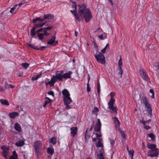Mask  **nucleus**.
<instances>
[{
  "mask_svg": "<svg viewBox=\"0 0 159 159\" xmlns=\"http://www.w3.org/2000/svg\"><path fill=\"white\" fill-rule=\"evenodd\" d=\"M78 6L79 9L78 13L77 14L75 12L76 8V3L75 2H73L72 8L73 10H70V12L75 15L78 20L80 21L81 19L84 18L86 22L89 21L92 18L90 10L86 8L85 4L80 5Z\"/></svg>",
  "mask_w": 159,
  "mask_h": 159,
  "instance_id": "obj_1",
  "label": "nucleus"
},
{
  "mask_svg": "<svg viewBox=\"0 0 159 159\" xmlns=\"http://www.w3.org/2000/svg\"><path fill=\"white\" fill-rule=\"evenodd\" d=\"M62 93L64 104L66 106V109H70L71 107L69 104L72 102V100L70 97L69 91L66 89H65L62 91Z\"/></svg>",
  "mask_w": 159,
  "mask_h": 159,
  "instance_id": "obj_2",
  "label": "nucleus"
},
{
  "mask_svg": "<svg viewBox=\"0 0 159 159\" xmlns=\"http://www.w3.org/2000/svg\"><path fill=\"white\" fill-rule=\"evenodd\" d=\"M94 57L98 62L104 64L105 62V57L103 54L101 52H97Z\"/></svg>",
  "mask_w": 159,
  "mask_h": 159,
  "instance_id": "obj_3",
  "label": "nucleus"
},
{
  "mask_svg": "<svg viewBox=\"0 0 159 159\" xmlns=\"http://www.w3.org/2000/svg\"><path fill=\"white\" fill-rule=\"evenodd\" d=\"M96 146L97 148H100L99 152V154L98 155V157L99 159H104L103 157V155L104 152V150L103 148V146L101 142H98Z\"/></svg>",
  "mask_w": 159,
  "mask_h": 159,
  "instance_id": "obj_4",
  "label": "nucleus"
},
{
  "mask_svg": "<svg viewBox=\"0 0 159 159\" xmlns=\"http://www.w3.org/2000/svg\"><path fill=\"white\" fill-rule=\"evenodd\" d=\"M139 72L140 75L143 80L147 82L150 83L147 72L143 68L140 69Z\"/></svg>",
  "mask_w": 159,
  "mask_h": 159,
  "instance_id": "obj_5",
  "label": "nucleus"
},
{
  "mask_svg": "<svg viewBox=\"0 0 159 159\" xmlns=\"http://www.w3.org/2000/svg\"><path fill=\"white\" fill-rule=\"evenodd\" d=\"M1 148L2 151V155L6 158L9 155L10 148L9 147L3 145L1 146Z\"/></svg>",
  "mask_w": 159,
  "mask_h": 159,
  "instance_id": "obj_6",
  "label": "nucleus"
},
{
  "mask_svg": "<svg viewBox=\"0 0 159 159\" xmlns=\"http://www.w3.org/2000/svg\"><path fill=\"white\" fill-rule=\"evenodd\" d=\"M63 71H57L55 73V75L53 76L57 81V80H63Z\"/></svg>",
  "mask_w": 159,
  "mask_h": 159,
  "instance_id": "obj_7",
  "label": "nucleus"
},
{
  "mask_svg": "<svg viewBox=\"0 0 159 159\" xmlns=\"http://www.w3.org/2000/svg\"><path fill=\"white\" fill-rule=\"evenodd\" d=\"M115 102H109L108 103V107L107 109L111 110V112L114 114H116L117 112V108L116 107L113 106Z\"/></svg>",
  "mask_w": 159,
  "mask_h": 159,
  "instance_id": "obj_8",
  "label": "nucleus"
},
{
  "mask_svg": "<svg viewBox=\"0 0 159 159\" xmlns=\"http://www.w3.org/2000/svg\"><path fill=\"white\" fill-rule=\"evenodd\" d=\"M141 102L145 104L146 107L147 108V111H148L149 114L152 113V109L150 107V105L148 102L146 98L145 97L143 98L141 101Z\"/></svg>",
  "mask_w": 159,
  "mask_h": 159,
  "instance_id": "obj_9",
  "label": "nucleus"
},
{
  "mask_svg": "<svg viewBox=\"0 0 159 159\" xmlns=\"http://www.w3.org/2000/svg\"><path fill=\"white\" fill-rule=\"evenodd\" d=\"M46 22L43 23H39L36 24L32 29L31 32V35L32 36H34L36 34V33L35 31V30L38 27H42L43 26Z\"/></svg>",
  "mask_w": 159,
  "mask_h": 159,
  "instance_id": "obj_10",
  "label": "nucleus"
},
{
  "mask_svg": "<svg viewBox=\"0 0 159 159\" xmlns=\"http://www.w3.org/2000/svg\"><path fill=\"white\" fill-rule=\"evenodd\" d=\"M158 149L156 148L154 149L150 150L148 152V155L149 156L153 157L156 156L158 155Z\"/></svg>",
  "mask_w": 159,
  "mask_h": 159,
  "instance_id": "obj_11",
  "label": "nucleus"
},
{
  "mask_svg": "<svg viewBox=\"0 0 159 159\" xmlns=\"http://www.w3.org/2000/svg\"><path fill=\"white\" fill-rule=\"evenodd\" d=\"M42 145V143L41 141L38 140L34 142V149H41Z\"/></svg>",
  "mask_w": 159,
  "mask_h": 159,
  "instance_id": "obj_12",
  "label": "nucleus"
},
{
  "mask_svg": "<svg viewBox=\"0 0 159 159\" xmlns=\"http://www.w3.org/2000/svg\"><path fill=\"white\" fill-rule=\"evenodd\" d=\"M56 37L55 36H52L51 39L47 42V44L52 45H55L57 43V41L55 40Z\"/></svg>",
  "mask_w": 159,
  "mask_h": 159,
  "instance_id": "obj_13",
  "label": "nucleus"
},
{
  "mask_svg": "<svg viewBox=\"0 0 159 159\" xmlns=\"http://www.w3.org/2000/svg\"><path fill=\"white\" fill-rule=\"evenodd\" d=\"M101 121L99 119H98V122L96 124L94 129L95 131L98 132L100 131L101 128Z\"/></svg>",
  "mask_w": 159,
  "mask_h": 159,
  "instance_id": "obj_14",
  "label": "nucleus"
},
{
  "mask_svg": "<svg viewBox=\"0 0 159 159\" xmlns=\"http://www.w3.org/2000/svg\"><path fill=\"white\" fill-rule=\"evenodd\" d=\"M72 74V72L71 71H69L68 72L63 74V79H67L70 78L71 77V75Z\"/></svg>",
  "mask_w": 159,
  "mask_h": 159,
  "instance_id": "obj_15",
  "label": "nucleus"
},
{
  "mask_svg": "<svg viewBox=\"0 0 159 159\" xmlns=\"http://www.w3.org/2000/svg\"><path fill=\"white\" fill-rule=\"evenodd\" d=\"M113 118L115 127L116 128V129H119L120 125V122L118 118L117 117H115Z\"/></svg>",
  "mask_w": 159,
  "mask_h": 159,
  "instance_id": "obj_16",
  "label": "nucleus"
},
{
  "mask_svg": "<svg viewBox=\"0 0 159 159\" xmlns=\"http://www.w3.org/2000/svg\"><path fill=\"white\" fill-rule=\"evenodd\" d=\"M70 130L71 136L74 137L77 133L78 129L76 127H73L70 128Z\"/></svg>",
  "mask_w": 159,
  "mask_h": 159,
  "instance_id": "obj_17",
  "label": "nucleus"
},
{
  "mask_svg": "<svg viewBox=\"0 0 159 159\" xmlns=\"http://www.w3.org/2000/svg\"><path fill=\"white\" fill-rule=\"evenodd\" d=\"M100 35H98V37L99 39L101 40H104L106 39L107 38V33L103 32V31L102 32H101L100 33Z\"/></svg>",
  "mask_w": 159,
  "mask_h": 159,
  "instance_id": "obj_18",
  "label": "nucleus"
},
{
  "mask_svg": "<svg viewBox=\"0 0 159 159\" xmlns=\"http://www.w3.org/2000/svg\"><path fill=\"white\" fill-rule=\"evenodd\" d=\"M56 80L54 79L53 76L51 79L50 81L48 82V83H46V85H47L48 84L49 85L51 86H53L55 82H56Z\"/></svg>",
  "mask_w": 159,
  "mask_h": 159,
  "instance_id": "obj_19",
  "label": "nucleus"
},
{
  "mask_svg": "<svg viewBox=\"0 0 159 159\" xmlns=\"http://www.w3.org/2000/svg\"><path fill=\"white\" fill-rule=\"evenodd\" d=\"M0 102L2 105L6 106H8L9 105L8 101L6 99H2L0 100Z\"/></svg>",
  "mask_w": 159,
  "mask_h": 159,
  "instance_id": "obj_20",
  "label": "nucleus"
},
{
  "mask_svg": "<svg viewBox=\"0 0 159 159\" xmlns=\"http://www.w3.org/2000/svg\"><path fill=\"white\" fill-rule=\"evenodd\" d=\"M147 147L148 148L150 149L151 150L154 149L156 148V145L154 144H152L148 143L147 144Z\"/></svg>",
  "mask_w": 159,
  "mask_h": 159,
  "instance_id": "obj_21",
  "label": "nucleus"
},
{
  "mask_svg": "<svg viewBox=\"0 0 159 159\" xmlns=\"http://www.w3.org/2000/svg\"><path fill=\"white\" fill-rule=\"evenodd\" d=\"M45 102L43 105L44 107H46L48 104L50 103L52 101V100L48 97L45 98Z\"/></svg>",
  "mask_w": 159,
  "mask_h": 159,
  "instance_id": "obj_22",
  "label": "nucleus"
},
{
  "mask_svg": "<svg viewBox=\"0 0 159 159\" xmlns=\"http://www.w3.org/2000/svg\"><path fill=\"white\" fill-rule=\"evenodd\" d=\"M18 115V113L16 112H13L9 113V116L11 118H14Z\"/></svg>",
  "mask_w": 159,
  "mask_h": 159,
  "instance_id": "obj_23",
  "label": "nucleus"
},
{
  "mask_svg": "<svg viewBox=\"0 0 159 159\" xmlns=\"http://www.w3.org/2000/svg\"><path fill=\"white\" fill-rule=\"evenodd\" d=\"M14 128L18 132H20L21 130L20 126L18 123H16L15 124Z\"/></svg>",
  "mask_w": 159,
  "mask_h": 159,
  "instance_id": "obj_24",
  "label": "nucleus"
},
{
  "mask_svg": "<svg viewBox=\"0 0 159 159\" xmlns=\"http://www.w3.org/2000/svg\"><path fill=\"white\" fill-rule=\"evenodd\" d=\"M43 18H44V20L46 19L52 20L53 19L54 16L52 14H47L44 15Z\"/></svg>",
  "mask_w": 159,
  "mask_h": 159,
  "instance_id": "obj_25",
  "label": "nucleus"
},
{
  "mask_svg": "<svg viewBox=\"0 0 159 159\" xmlns=\"http://www.w3.org/2000/svg\"><path fill=\"white\" fill-rule=\"evenodd\" d=\"M25 142L23 140H20L16 143L15 144L17 147H21L24 144Z\"/></svg>",
  "mask_w": 159,
  "mask_h": 159,
  "instance_id": "obj_26",
  "label": "nucleus"
},
{
  "mask_svg": "<svg viewBox=\"0 0 159 159\" xmlns=\"http://www.w3.org/2000/svg\"><path fill=\"white\" fill-rule=\"evenodd\" d=\"M37 36L39 38V39L42 42L43 41L44 35L43 33H37Z\"/></svg>",
  "mask_w": 159,
  "mask_h": 159,
  "instance_id": "obj_27",
  "label": "nucleus"
},
{
  "mask_svg": "<svg viewBox=\"0 0 159 159\" xmlns=\"http://www.w3.org/2000/svg\"><path fill=\"white\" fill-rule=\"evenodd\" d=\"M44 20V18L41 19L40 18H36L33 20V22L34 23H35L37 21H38V22L40 23L43 22V21Z\"/></svg>",
  "mask_w": 159,
  "mask_h": 159,
  "instance_id": "obj_28",
  "label": "nucleus"
},
{
  "mask_svg": "<svg viewBox=\"0 0 159 159\" xmlns=\"http://www.w3.org/2000/svg\"><path fill=\"white\" fill-rule=\"evenodd\" d=\"M54 151V148L52 147H50L48 148L47 152L49 154L52 155Z\"/></svg>",
  "mask_w": 159,
  "mask_h": 159,
  "instance_id": "obj_29",
  "label": "nucleus"
},
{
  "mask_svg": "<svg viewBox=\"0 0 159 159\" xmlns=\"http://www.w3.org/2000/svg\"><path fill=\"white\" fill-rule=\"evenodd\" d=\"M109 43H107V44L106 46L103 49H102L101 51V52L103 54H104L106 52V49L108 48H109Z\"/></svg>",
  "mask_w": 159,
  "mask_h": 159,
  "instance_id": "obj_30",
  "label": "nucleus"
},
{
  "mask_svg": "<svg viewBox=\"0 0 159 159\" xmlns=\"http://www.w3.org/2000/svg\"><path fill=\"white\" fill-rule=\"evenodd\" d=\"M41 74H40L39 75L33 76L32 78V80L34 81L37 80L38 79L41 77Z\"/></svg>",
  "mask_w": 159,
  "mask_h": 159,
  "instance_id": "obj_31",
  "label": "nucleus"
},
{
  "mask_svg": "<svg viewBox=\"0 0 159 159\" xmlns=\"http://www.w3.org/2000/svg\"><path fill=\"white\" fill-rule=\"evenodd\" d=\"M95 137L97 138L98 140V142H101L102 141V139L100 137L102 136V135L101 134H98L97 133H95Z\"/></svg>",
  "mask_w": 159,
  "mask_h": 159,
  "instance_id": "obj_32",
  "label": "nucleus"
},
{
  "mask_svg": "<svg viewBox=\"0 0 159 159\" xmlns=\"http://www.w3.org/2000/svg\"><path fill=\"white\" fill-rule=\"evenodd\" d=\"M110 94L111 96V98L109 102L111 101L112 102H115V100L113 98L114 96L115 95V93L114 92H111Z\"/></svg>",
  "mask_w": 159,
  "mask_h": 159,
  "instance_id": "obj_33",
  "label": "nucleus"
},
{
  "mask_svg": "<svg viewBox=\"0 0 159 159\" xmlns=\"http://www.w3.org/2000/svg\"><path fill=\"white\" fill-rule=\"evenodd\" d=\"M108 139L110 142L111 147L112 148L115 144V141L114 140L111 139L110 138H108Z\"/></svg>",
  "mask_w": 159,
  "mask_h": 159,
  "instance_id": "obj_34",
  "label": "nucleus"
},
{
  "mask_svg": "<svg viewBox=\"0 0 159 159\" xmlns=\"http://www.w3.org/2000/svg\"><path fill=\"white\" fill-rule=\"evenodd\" d=\"M118 70L119 71V74L120 75V77H121L122 76L123 72V70L122 69V67H118Z\"/></svg>",
  "mask_w": 159,
  "mask_h": 159,
  "instance_id": "obj_35",
  "label": "nucleus"
},
{
  "mask_svg": "<svg viewBox=\"0 0 159 159\" xmlns=\"http://www.w3.org/2000/svg\"><path fill=\"white\" fill-rule=\"evenodd\" d=\"M128 153L130 156L131 159H133V154L134 153V151L133 150H128Z\"/></svg>",
  "mask_w": 159,
  "mask_h": 159,
  "instance_id": "obj_36",
  "label": "nucleus"
},
{
  "mask_svg": "<svg viewBox=\"0 0 159 159\" xmlns=\"http://www.w3.org/2000/svg\"><path fill=\"white\" fill-rule=\"evenodd\" d=\"M50 142L53 144H55L56 143V138L54 137L50 139Z\"/></svg>",
  "mask_w": 159,
  "mask_h": 159,
  "instance_id": "obj_37",
  "label": "nucleus"
},
{
  "mask_svg": "<svg viewBox=\"0 0 159 159\" xmlns=\"http://www.w3.org/2000/svg\"><path fill=\"white\" fill-rule=\"evenodd\" d=\"M120 133L121 134V135L122 136L123 138L124 139V140H125L126 139V135L125 134L124 132L120 131Z\"/></svg>",
  "mask_w": 159,
  "mask_h": 159,
  "instance_id": "obj_38",
  "label": "nucleus"
},
{
  "mask_svg": "<svg viewBox=\"0 0 159 159\" xmlns=\"http://www.w3.org/2000/svg\"><path fill=\"white\" fill-rule=\"evenodd\" d=\"M11 157H14L15 159H17L18 155H17L16 151H14L13 152L12 155L11 156Z\"/></svg>",
  "mask_w": 159,
  "mask_h": 159,
  "instance_id": "obj_39",
  "label": "nucleus"
},
{
  "mask_svg": "<svg viewBox=\"0 0 159 159\" xmlns=\"http://www.w3.org/2000/svg\"><path fill=\"white\" fill-rule=\"evenodd\" d=\"M99 110L97 107H95L93 109L92 111V113L93 114H97L98 111Z\"/></svg>",
  "mask_w": 159,
  "mask_h": 159,
  "instance_id": "obj_40",
  "label": "nucleus"
},
{
  "mask_svg": "<svg viewBox=\"0 0 159 159\" xmlns=\"http://www.w3.org/2000/svg\"><path fill=\"white\" fill-rule=\"evenodd\" d=\"M102 30L100 28H97L95 31L96 33H97L98 34H100V33L102 32Z\"/></svg>",
  "mask_w": 159,
  "mask_h": 159,
  "instance_id": "obj_41",
  "label": "nucleus"
},
{
  "mask_svg": "<svg viewBox=\"0 0 159 159\" xmlns=\"http://www.w3.org/2000/svg\"><path fill=\"white\" fill-rule=\"evenodd\" d=\"M22 66H23L25 69L28 67L29 64L26 63H22L21 64Z\"/></svg>",
  "mask_w": 159,
  "mask_h": 159,
  "instance_id": "obj_42",
  "label": "nucleus"
},
{
  "mask_svg": "<svg viewBox=\"0 0 159 159\" xmlns=\"http://www.w3.org/2000/svg\"><path fill=\"white\" fill-rule=\"evenodd\" d=\"M40 149H35L36 154L39 156L41 155V152L40 151Z\"/></svg>",
  "mask_w": 159,
  "mask_h": 159,
  "instance_id": "obj_43",
  "label": "nucleus"
},
{
  "mask_svg": "<svg viewBox=\"0 0 159 159\" xmlns=\"http://www.w3.org/2000/svg\"><path fill=\"white\" fill-rule=\"evenodd\" d=\"M118 67H122V61L121 57L120 56V58L118 61Z\"/></svg>",
  "mask_w": 159,
  "mask_h": 159,
  "instance_id": "obj_44",
  "label": "nucleus"
},
{
  "mask_svg": "<svg viewBox=\"0 0 159 159\" xmlns=\"http://www.w3.org/2000/svg\"><path fill=\"white\" fill-rule=\"evenodd\" d=\"M26 2L25 1H23L22 2H20L19 3L16 4L15 5H17V7L18 6V7H20L22 5L24 4Z\"/></svg>",
  "mask_w": 159,
  "mask_h": 159,
  "instance_id": "obj_45",
  "label": "nucleus"
},
{
  "mask_svg": "<svg viewBox=\"0 0 159 159\" xmlns=\"http://www.w3.org/2000/svg\"><path fill=\"white\" fill-rule=\"evenodd\" d=\"M16 7L17 5H15L14 7L11 8L10 11V12L11 13H12Z\"/></svg>",
  "mask_w": 159,
  "mask_h": 159,
  "instance_id": "obj_46",
  "label": "nucleus"
},
{
  "mask_svg": "<svg viewBox=\"0 0 159 159\" xmlns=\"http://www.w3.org/2000/svg\"><path fill=\"white\" fill-rule=\"evenodd\" d=\"M149 92L152 94V95L151 96L152 98H154V92L153 90L152 89H151L149 90Z\"/></svg>",
  "mask_w": 159,
  "mask_h": 159,
  "instance_id": "obj_47",
  "label": "nucleus"
},
{
  "mask_svg": "<svg viewBox=\"0 0 159 159\" xmlns=\"http://www.w3.org/2000/svg\"><path fill=\"white\" fill-rule=\"evenodd\" d=\"M5 87L7 89H9L10 87H11V88H13L14 87V86H13L11 85L8 84H7L6 83V84H5Z\"/></svg>",
  "mask_w": 159,
  "mask_h": 159,
  "instance_id": "obj_48",
  "label": "nucleus"
},
{
  "mask_svg": "<svg viewBox=\"0 0 159 159\" xmlns=\"http://www.w3.org/2000/svg\"><path fill=\"white\" fill-rule=\"evenodd\" d=\"M28 45L30 47L33 48L35 49H37L38 48L36 47L34 45L28 43Z\"/></svg>",
  "mask_w": 159,
  "mask_h": 159,
  "instance_id": "obj_49",
  "label": "nucleus"
},
{
  "mask_svg": "<svg viewBox=\"0 0 159 159\" xmlns=\"http://www.w3.org/2000/svg\"><path fill=\"white\" fill-rule=\"evenodd\" d=\"M87 132V129L86 131V133H85V136L86 141H87L89 138V136Z\"/></svg>",
  "mask_w": 159,
  "mask_h": 159,
  "instance_id": "obj_50",
  "label": "nucleus"
},
{
  "mask_svg": "<svg viewBox=\"0 0 159 159\" xmlns=\"http://www.w3.org/2000/svg\"><path fill=\"white\" fill-rule=\"evenodd\" d=\"M89 78L88 79V82L87 84V91L88 92H90V89L89 87Z\"/></svg>",
  "mask_w": 159,
  "mask_h": 159,
  "instance_id": "obj_51",
  "label": "nucleus"
},
{
  "mask_svg": "<svg viewBox=\"0 0 159 159\" xmlns=\"http://www.w3.org/2000/svg\"><path fill=\"white\" fill-rule=\"evenodd\" d=\"M98 92L99 95L100 92V87L99 83H98V88H97Z\"/></svg>",
  "mask_w": 159,
  "mask_h": 159,
  "instance_id": "obj_52",
  "label": "nucleus"
},
{
  "mask_svg": "<svg viewBox=\"0 0 159 159\" xmlns=\"http://www.w3.org/2000/svg\"><path fill=\"white\" fill-rule=\"evenodd\" d=\"M149 137H150L152 139H153L155 138L154 135L152 134H148Z\"/></svg>",
  "mask_w": 159,
  "mask_h": 159,
  "instance_id": "obj_53",
  "label": "nucleus"
},
{
  "mask_svg": "<svg viewBox=\"0 0 159 159\" xmlns=\"http://www.w3.org/2000/svg\"><path fill=\"white\" fill-rule=\"evenodd\" d=\"M159 68V65H158L155 66L153 67V69L156 70H158Z\"/></svg>",
  "mask_w": 159,
  "mask_h": 159,
  "instance_id": "obj_54",
  "label": "nucleus"
},
{
  "mask_svg": "<svg viewBox=\"0 0 159 159\" xmlns=\"http://www.w3.org/2000/svg\"><path fill=\"white\" fill-rule=\"evenodd\" d=\"M48 94L49 95H51L53 97H54V93L52 91H50V92H48Z\"/></svg>",
  "mask_w": 159,
  "mask_h": 159,
  "instance_id": "obj_55",
  "label": "nucleus"
},
{
  "mask_svg": "<svg viewBox=\"0 0 159 159\" xmlns=\"http://www.w3.org/2000/svg\"><path fill=\"white\" fill-rule=\"evenodd\" d=\"M150 121V120H148L147 121H141V122L143 123V126L146 125V123Z\"/></svg>",
  "mask_w": 159,
  "mask_h": 159,
  "instance_id": "obj_56",
  "label": "nucleus"
},
{
  "mask_svg": "<svg viewBox=\"0 0 159 159\" xmlns=\"http://www.w3.org/2000/svg\"><path fill=\"white\" fill-rule=\"evenodd\" d=\"M95 134H93L92 136V139H93V141H95L96 140V139L95 138H94V136H95Z\"/></svg>",
  "mask_w": 159,
  "mask_h": 159,
  "instance_id": "obj_57",
  "label": "nucleus"
},
{
  "mask_svg": "<svg viewBox=\"0 0 159 159\" xmlns=\"http://www.w3.org/2000/svg\"><path fill=\"white\" fill-rule=\"evenodd\" d=\"M43 35L47 36L49 34L47 33V31L45 30H44L43 31Z\"/></svg>",
  "mask_w": 159,
  "mask_h": 159,
  "instance_id": "obj_58",
  "label": "nucleus"
},
{
  "mask_svg": "<svg viewBox=\"0 0 159 159\" xmlns=\"http://www.w3.org/2000/svg\"><path fill=\"white\" fill-rule=\"evenodd\" d=\"M143 126L144 128L147 130L149 129L150 128V126H147L146 125Z\"/></svg>",
  "mask_w": 159,
  "mask_h": 159,
  "instance_id": "obj_59",
  "label": "nucleus"
},
{
  "mask_svg": "<svg viewBox=\"0 0 159 159\" xmlns=\"http://www.w3.org/2000/svg\"><path fill=\"white\" fill-rule=\"evenodd\" d=\"M52 28V27H48L46 28H44V30H48L50 29L51 28Z\"/></svg>",
  "mask_w": 159,
  "mask_h": 159,
  "instance_id": "obj_60",
  "label": "nucleus"
},
{
  "mask_svg": "<svg viewBox=\"0 0 159 159\" xmlns=\"http://www.w3.org/2000/svg\"><path fill=\"white\" fill-rule=\"evenodd\" d=\"M43 30H44V28L43 29V28H41V29H39V30H37V33L42 31Z\"/></svg>",
  "mask_w": 159,
  "mask_h": 159,
  "instance_id": "obj_61",
  "label": "nucleus"
},
{
  "mask_svg": "<svg viewBox=\"0 0 159 159\" xmlns=\"http://www.w3.org/2000/svg\"><path fill=\"white\" fill-rule=\"evenodd\" d=\"M45 48V46H42L40 48H38L37 49H38V50H39V49L43 50V48Z\"/></svg>",
  "mask_w": 159,
  "mask_h": 159,
  "instance_id": "obj_62",
  "label": "nucleus"
},
{
  "mask_svg": "<svg viewBox=\"0 0 159 159\" xmlns=\"http://www.w3.org/2000/svg\"><path fill=\"white\" fill-rule=\"evenodd\" d=\"M78 35V32L76 31H75V35L76 37H77Z\"/></svg>",
  "mask_w": 159,
  "mask_h": 159,
  "instance_id": "obj_63",
  "label": "nucleus"
},
{
  "mask_svg": "<svg viewBox=\"0 0 159 159\" xmlns=\"http://www.w3.org/2000/svg\"><path fill=\"white\" fill-rule=\"evenodd\" d=\"M4 90L3 88L2 87H1L0 88V91H3Z\"/></svg>",
  "mask_w": 159,
  "mask_h": 159,
  "instance_id": "obj_64",
  "label": "nucleus"
}]
</instances>
